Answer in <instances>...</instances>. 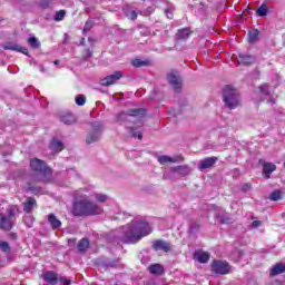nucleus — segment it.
I'll return each instance as SVG.
<instances>
[{
	"label": "nucleus",
	"mask_w": 285,
	"mask_h": 285,
	"mask_svg": "<svg viewBox=\"0 0 285 285\" xmlns=\"http://www.w3.org/2000/svg\"><path fill=\"white\" fill-rule=\"evenodd\" d=\"M277 170V165L273 163H264L263 165V175L265 179H271V174Z\"/></svg>",
	"instance_id": "nucleus-15"
},
{
	"label": "nucleus",
	"mask_w": 285,
	"mask_h": 285,
	"mask_svg": "<svg viewBox=\"0 0 285 285\" xmlns=\"http://www.w3.org/2000/svg\"><path fill=\"white\" fill-rule=\"evenodd\" d=\"M127 115L128 117H144L146 115V109L144 108L129 109Z\"/></svg>",
	"instance_id": "nucleus-25"
},
{
	"label": "nucleus",
	"mask_w": 285,
	"mask_h": 285,
	"mask_svg": "<svg viewBox=\"0 0 285 285\" xmlns=\"http://www.w3.org/2000/svg\"><path fill=\"white\" fill-rule=\"evenodd\" d=\"M259 90L262 92V95H271V91L268 90V85L264 83L259 87Z\"/></svg>",
	"instance_id": "nucleus-41"
},
{
	"label": "nucleus",
	"mask_w": 285,
	"mask_h": 285,
	"mask_svg": "<svg viewBox=\"0 0 285 285\" xmlns=\"http://www.w3.org/2000/svg\"><path fill=\"white\" fill-rule=\"evenodd\" d=\"M51 150H55V153H61L63 150V142L61 140L53 139L50 144Z\"/></svg>",
	"instance_id": "nucleus-26"
},
{
	"label": "nucleus",
	"mask_w": 285,
	"mask_h": 285,
	"mask_svg": "<svg viewBox=\"0 0 285 285\" xmlns=\"http://www.w3.org/2000/svg\"><path fill=\"white\" fill-rule=\"evenodd\" d=\"M80 46H86V38H81Z\"/></svg>",
	"instance_id": "nucleus-51"
},
{
	"label": "nucleus",
	"mask_w": 285,
	"mask_h": 285,
	"mask_svg": "<svg viewBox=\"0 0 285 285\" xmlns=\"http://www.w3.org/2000/svg\"><path fill=\"white\" fill-rule=\"evenodd\" d=\"M150 233H153V227H150L148 222H135L134 226L128 227L124 233L122 242L125 244H137L138 242H141L144 237H148Z\"/></svg>",
	"instance_id": "nucleus-2"
},
{
	"label": "nucleus",
	"mask_w": 285,
	"mask_h": 285,
	"mask_svg": "<svg viewBox=\"0 0 285 285\" xmlns=\"http://www.w3.org/2000/svg\"><path fill=\"white\" fill-rule=\"evenodd\" d=\"M223 101L229 110H235V108L242 106V96L233 86L226 85L223 88Z\"/></svg>",
	"instance_id": "nucleus-4"
},
{
	"label": "nucleus",
	"mask_w": 285,
	"mask_h": 285,
	"mask_svg": "<svg viewBox=\"0 0 285 285\" xmlns=\"http://www.w3.org/2000/svg\"><path fill=\"white\" fill-rule=\"evenodd\" d=\"M94 197L96 198L97 202L100 204H106L108 202V196L105 194H95Z\"/></svg>",
	"instance_id": "nucleus-36"
},
{
	"label": "nucleus",
	"mask_w": 285,
	"mask_h": 285,
	"mask_svg": "<svg viewBox=\"0 0 285 285\" xmlns=\"http://www.w3.org/2000/svg\"><path fill=\"white\" fill-rule=\"evenodd\" d=\"M220 224H223V225H224V224H226V225L233 224V218L222 216V217H220Z\"/></svg>",
	"instance_id": "nucleus-44"
},
{
	"label": "nucleus",
	"mask_w": 285,
	"mask_h": 285,
	"mask_svg": "<svg viewBox=\"0 0 285 285\" xmlns=\"http://www.w3.org/2000/svg\"><path fill=\"white\" fill-rule=\"evenodd\" d=\"M14 226V223H12V219L3 214H0V230L10 232L12 230V227Z\"/></svg>",
	"instance_id": "nucleus-11"
},
{
	"label": "nucleus",
	"mask_w": 285,
	"mask_h": 285,
	"mask_svg": "<svg viewBox=\"0 0 285 285\" xmlns=\"http://www.w3.org/2000/svg\"><path fill=\"white\" fill-rule=\"evenodd\" d=\"M7 213H8V217H10L11 219L13 218V217H16L17 216V213H19V206H17V205H12V206H10L8 209H7Z\"/></svg>",
	"instance_id": "nucleus-33"
},
{
	"label": "nucleus",
	"mask_w": 285,
	"mask_h": 285,
	"mask_svg": "<svg viewBox=\"0 0 285 285\" xmlns=\"http://www.w3.org/2000/svg\"><path fill=\"white\" fill-rule=\"evenodd\" d=\"M95 28V20H88L82 29V35H88Z\"/></svg>",
	"instance_id": "nucleus-32"
},
{
	"label": "nucleus",
	"mask_w": 285,
	"mask_h": 285,
	"mask_svg": "<svg viewBox=\"0 0 285 285\" xmlns=\"http://www.w3.org/2000/svg\"><path fill=\"white\" fill-rule=\"evenodd\" d=\"M252 226H253L254 228H259V226H262V220H254V222L252 223Z\"/></svg>",
	"instance_id": "nucleus-48"
},
{
	"label": "nucleus",
	"mask_w": 285,
	"mask_h": 285,
	"mask_svg": "<svg viewBox=\"0 0 285 285\" xmlns=\"http://www.w3.org/2000/svg\"><path fill=\"white\" fill-rule=\"evenodd\" d=\"M212 273H216V275H228L230 273V265L226 261H213Z\"/></svg>",
	"instance_id": "nucleus-5"
},
{
	"label": "nucleus",
	"mask_w": 285,
	"mask_h": 285,
	"mask_svg": "<svg viewBox=\"0 0 285 285\" xmlns=\"http://www.w3.org/2000/svg\"><path fill=\"white\" fill-rule=\"evenodd\" d=\"M0 248L2 253H10V244L8 242H0Z\"/></svg>",
	"instance_id": "nucleus-39"
},
{
	"label": "nucleus",
	"mask_w": 285,
	"mask_h": 285,
	"mask_svg": "<svg viewBox=\"0 0 285 285\" xmlns=\"http://www.w3.org/2000/svg\"><path fill=\"white\" fill-rule=\"evenodd\" d=\"M121 77H124V75H121V71H115L114 75H109L101 80V86H114V83H117V81H119Z\"/></svg>",
	"instance_id": "nucleus-9"
},
{
	"label": "nucleus",
	"mask_w": 285,
	"mask_h": 285,
	"mask_svg": "<svg viewBox=\"0 0 285 285\" xmlns=\"http://www.w3.org/2000/svg\"><path fill=\"white\" fill-rule=\"evenodd\" d=\"M194 257L199 262V264H208L210 254L204 250H197L194 253Z\"/></svg>",
	"instance_id": "nucleus-17"
},
{
	"label": "nucleus",
	"mask_w": 285,
	"mask_h": 285,
	"mask_svg": "<svg viewBox=\"0 0 285 285\" xmlns=\"http://www.w3.org/2000/svg\"><path fill=\"white\" fill-rule=\"evenodd\" d=\"M59 63H60L59 60H55V61H53V65H55V66H59Z\"/></svg>",
	"instance_id": "nucleus-53"
},
{
	"label": "nucleus",
	"mask_w": 285,
	"mask_h": 285,
	"mask_svg": "<svg viewBox=\"0 0 285 285\" xmlns=\"http://www.w3.org/2000/svg\"><path fill=\"white\" fill-rule=\"evenodd\" d=\"M167 79L175 90H181V78L179 77L177 70H173L170 73H168Z\"/></svg>",
	"instance_id": "nucleus-8"
},
{
	"label": "nucleus",
	"mask_w": 285,
	"mask_h": 285,
	"mask_svg": "<svg viewBox=\"0 0 285 285\" xmlns=\"http://www.w3.org/2000/svg\"><path fill=\"white\" fill-rule=\"evenodd\" d=\"M33 222H35V217H32V216H28V217L24 218V224H27V226L29 228H32Z\"/></svg>",
	"instance_id": "nucleus-42"
},
{
	"label": "nucleus",
	"mask_w": 285,
	"mask_h": 285,
	"mask_svg": "<svg viewBox=\"0 0 285 285\" xmlns=\"http://www.w3.org/2000/svg\"><path fill=\"white\" fill-rule=\"evenodd\" d=\"M48 222L52 228V230H58V228H61V220L55 216V214H50L48 216Z\"/></svg>",
	"instance_id": "nucleus-20"
},
{
	"label": "nucleus",
	"mask_w": 285,
	"mask_h": 285,
	"mask_svg": "<svg viewBox=\"0 0 285 285\" xmlns=\"http://www.w3.org/2000/svg\"><path fill=\"white\" fill-rule=\"evenodd\" d=\"M176 37L179 40L188 39V37H190V29L184 28V29L178 30V32L176 33Z\"/></svg>",
	"instance_id": "nucleus-27"
},
{
	"label": "nucleus",
	"mask_w": 285,
	"mask_h": 285,
	"mask_svg": "<svg viewBox=\"0 0 285 285\" xmlns=\"http://www.w3.org/2000/svg\"><path fill=\"white\" fill-rule=\"evenodd\" d=\"M149 273H151V275H164L165 269L164 266L161 264H151L148 267Z\"/></svg>",
	"instance_id": "nucleus-21"
},
{
	"label": "nucleus",
	"mask_w": 285,
	"mask_h": 285,
	"mask_svg": "<svg viewBox=\"0 0 285 285\" xmlns=\"http://www.w3.org/2000/svg\"><path fill=\"white\" fill-rule=\"evenodd\" d=\"M60 121L62 124H66V126H72V124L77 122V117H75L72 114L67 112V114H62L60 116Z\"/></svg>",
	"instance_id": "nucleus-19"
},
{
	"label": "nucleus",
	"mask_w": 285,
	"mask_h": 285,
	"mask_svg": "<svg viewBox=\"0 0 285 285\" xmlns=\"http://www.w3.org/2000/svg\"><path fill=\"white\" fill-rule=\"evenodd\" d=\"M4 50H13L16 52H21L22 55H29V50L26 47H22L20 45H17L14 42H7L3 45Z\"/></svg>",
	"instance_id": "nucleus-12"
},
{
	"label": "nucleus",
	"mask_w": 285,
	"mask_h": 285,
	"mask_svg": "<svg viewBox=\"0 0 285 285\" xmlns=\"http://www.w3.org/2000/svg\"><path fill=\"white\" fill-rule=\"evenodd\" d=\"M92 57V50L90 48H86L82 51V59L83 61H88Z\"/></svg>",
	"instance_id": "nucleus-37"
},
{
	"label": "nucleus",
	"mask_w": 285,
	"mask_h": 285,
	"mask_svg": "<svg viewBox=\"0 0 285 285\" xmlns=\"http://www.w3.org/2000/svg\"><path fill=\"white\" fill-rule=\"evenodd\" d=\"M218 160L219 158L217 157H206L205 159L199 161L198 168L199 170H206L208 168H213V166H215V164H217Z\"/></svg>",
	"instance_id": "nucleus-10"
},
{
	"label": "nucleus",
	"mask_w": 285,
	"mask_h": 285,
	"mask_svg": "<svg viewBox=\"0 0 285 285\" xmlns=\"http://www.w3.org/2000/svg\"><path fill=\"white\" fill-rule=\"evenodd\" d=\"M88 248H90V240H88V238H82L78 242L79 253H86Z\"/></svg>",
	"instance_id": "nucleus-24"
},
{
	"label": "nucleus",
	"mask_w": 285,
	"mask_h": 285,
	"mask_svg": "<svg viewBox=\"0 0 285 285\" xmlns=\"http://www.w3.org/2000/svg\"><path fill=\"white\" fill-rule=\"evenodd\" d=\"M30 168L33 173H39L40 176H32V181L36 184H50L52 181V168L48 167L46 161L39 158H32L30 160Z\"/></svg>",
	"instance_id": "nucleus-3"
},
{
	"label": "nucleus",
	"mask_w": 285,
	"mask_h": 285,
	"mask_svg": "<svg viewBox=\"0 0 285 285\" xmlns=\"http://www.w3.org/2000/svg\"><path fill=\"white\" fill-rule=\"evenodd\" d=\"M243 188H244V190H246V188H250V185H249V184H245V185L243 186Z\"/></svg>",
	"instance_id": "nucleus-52"
},
{
	"label": "nucleus",
	"mask_w": 285,
	"mask_h": 285,
	"mask_svg": "<svg viewBox=\"0 0 285 285\" xmlns=\"http://www.w3.org/2000/svg\"><path fill=\"white\" fill-rule=\"evenodd\" d=\"M28 43L31 46V48L33 50L39 49V47L41 46V43L39 42V40L36 37H31L28 39Z\"/></svg>",
	"instance_id": "nucleus-34"
},
{
	"label": "nucleus",
	"mask_w": 285,
	"mask_h": 285,
	"mask_svg": "<svg viewBox=\"0 0 285 285\" xmlns=\"http://www.w3.org/2000/svg\"><path fill=\"white\" fill-rule=\"evenodd\" d=\"M283 193L279 189L274 190L271 195H269V199L271 202H279V199H282Z\"/></svg>",
	"instance_id": "nucleus-30"
},
{
	"label": "nucleus",
	"mask_w": 285,
	"mask_h": 285,
	"mask_svg": "<svg viewBox=\"0 0 285 285\" xmlns=\"http://www.w3.org/2000/svg\"><path fill=\"white\" fill-rule=\"evenodd\" d=\"M101 128H102V126L99 122L91 124L92 134H90L87 137L86 142L95 144V141H99V138L101 137Z\"/></svg>",
	"instance_id": "nucleus-6"
},
{
	"label": "nucleus",
	"mask_w": 285,
	"mask_h": 285,
	"mask_svg": "<svg viewBox=\"0 0 285 285\" xmlns=\"http://www.w3.org/2000/svg\"><path fill=\"white\" fill-rule=\"evenodd\" d=\"M257 39H259V30L253 29L248 32V42L249 43H256Z\"/></svg>",
	"instance_id": "nucleus-28"
},
{
	"label": "nucleus",
	"mask_w": 285,
	"mask_h": 285,
	"mask_svg": "<svg viewBox=\"0 0 285 285\" xmlns=\"http://www.w3.org/2000/svg\"><path fill=\"white\" fill-rule=\"evenodd\" d=\"M153 250H163V253H170L173 250V244L168 240L156 239L151 243Z\"/></svg>",
	"instance_id": "nucleus-7"
},
{
	"label": "nucleus",
	"mask_w": 285,
	"mask_h": 285,
	"mask_svg": "<svg viewBox=\"0 0 285 285\" xmlns=\"http://www.w3.org/2000/svg\"><path fill=\"white\" fill-rule=\"evenodd\" d=\"M199 228H202V225L198 222H196L190 226L189 230H191V233H197Z\"/></svg>",
	"instance_id": "nucleus-43"
},
{
	"label": "nucleus",
	"mask_w": 285,
	"mask_h": 285,
	"mask_svg": "<svg viewBox=\"0 0 285 285\" xmlns=\"http://www.w3.org/2000/svg\"><path fill=\"white\" fill-rule=\"evenodd\" d=\"M60 282H62L63 285H70L71 284L70 281H68V279H61L60 278Z\"/></svg>",
	"instance_id": "nucleus-50"
},
{
	"label": "nucleus",
	"mask_w": 285,
	"mask_h": 285,
	"mask_svg": "<svg viewBox=\"0 0 285 285\" xmlns=\"http://www.w3.org/2000/svg\"><path fill=\"white\" fill-rule=\"evenodd\" d=\"M27 186H28V188H29V190H30L31 193H36L37 187L32 186V183H31V181L27 183Z\"/></svg>",
	"instance_id": "nucleus-47"
},
{
	"label": "nucleus",
	"mask_w": 285,
	"mask_h": 285,
	"mask_svg": "<svg viewBox=\"0 0 285 285\" xmlns=\"http://www.w3.org/2000/svg\"><path fill=\"white\" fill-rule=\"evenodd\" d=\"M40 7L41 8H50V0H42L40 1Z\"/></svg>",
	"instance_id": "nucleus-45"
},
{
	"label": "nucleus",
	"mask_w": 285,
	"mask_h": 285,
	"mask_svg": "<svg viewBox=\"0 0 285 285\" xmlns=\"http://www.w3.org/2000/svg\"><path fill=\"white\" fill-rule=\"evenodd\" d=\"M22 206L23 212L30 215V213H32V209L37 208V199H35L33 197H28Z\"/></svg>",
	"instance_id": "nucleus-16"
},
{
	"label": "nucleus",
	"mask_w": 285,
	"mask_h": 285,
	"mask_svg": "<svg viewBox=\"0 0 285 285\" xmlns=\"http://www.w3.org/2000/svg\"><path fill=\"white\" fill-rule=\"evenodd\" d=\"M88 43H90L91 48H95V43H97V39H95L94 37H89L88 38Z\"/></svg>",
	"instance_id": "nucleus-46"
},
{
	"label": "nucleus",
	"mask_w": 285,
	"mask_h": 285,
	"mask_svg": "<svg viewBox=\"0 0 285 285\" xmlns=\"http://www.w3.org/2000/svg\"><path fill=\"white\" fill-rule=\"evenodd\" d=\"M284 166H285V163H284Z\"/></svg>",
	"instance_id": "nucleus-55"
},
{
	"label": "nucleus",
	"mask_w": 285,
	"mask_h": 285,
	"mask_svg": "<svg viewBox=\"0 0 285 285\" xmlns=\"http://www.w3.org/2000/svg\"><path fill=\"white\" fill-rule=\"evenodd\" d=\"M130 134L131 137L137 138V139H144V135H141L140 131H136L135 128H130Z\"/></svg>",
	"instance_id": "nucleus-40"
},
{
	"label": "nucleus",
	"mask_w": 285,
	"mask_h": 285,
	"mask_svg": "<svg viewBox=\"0 0 285 285\" xmlns=\"http://www.w3.org/2000/svg\"><path fill=\"white\" fill-rule=\"evenodd\" d=\"M120 115H126L125 112L120 114Z\"/></svg>",
	"instance_id": "nucleus-54"
},
{
	"label": "nucleus",
	"mask_w": 285,
	"mask_h": 285,
	"mask_svg": "<svg viewBox=\"0 0 285 285\" xmlns=\"http://www.w3.org/2000/svg\"><path fill=\"white\" fill-rule=\"evenodd\" d=\"M42 278L45 282H48V284L56 285L57 282H59V276L53 271H49L42 275Z\"/></svg>",
	"instance_id": "nucleus-18"
},
{
	"label": "nucleus",
	"mask_w": 285,
	"mask_h": 285,
	"mask_svg": "<svg viewBox=\"0 0 285 285\" xmlns=\"http://www.w3.org/2000/svg\"><path fill=\"white\" fill-rule=\"evenodd\" d=\"M282 273H285V265H283V264H276L269 271V275L272 277H275L276 275H282Z\"/></svg>",
	"instance_id": "nucleus-23"
},
{
	"label": "nucleus",
	"mask_w": 285,
	"mask_h": 285,
	"mask_svg": "<svg viewBox=\"0 0 285 285\" xmlns=\"http://www.w3.org/2000/svg\"><path fill=\"white\" fill-rule=\"evenodd\" d=\"M131 65L134 66V68H142V66H150V60H141L139 58H135L131 61Z\"/></svg>",
	"instance_id": "nucleus-29"
},
{
	"label": "nucleus",
	"mask_w": 285,
	"mask_h": 285,
	"mask_svg": "<svg viewBox=\"0 0 285 285\" xmlns=\"http://www.w3.org/2000/svg\"><path fill=\"white\" fill-rule=\"evenodd\" d=\"M75 99H76L77 106H85L86 105V96L77 95Z\"/></svg>",
	"instance_id": "nucleus-38"
},
{
	"label": "nucleus",
	"mask_w": 285,
	"mask_h": 285,
	"mask_svg": "<svg viewBox=\"0 0 285 285\" xmlns=\"http://www.w3.org/2000/svg\"><path fill=\"white\" fill-rule=\"evenodd\" d=\"M171 173H178V175H183V177H186V175L190 173V169L188 168V165H180L177 167H173Z\"/></svg>",
	"instance_id": "nucleus-22"
},
{
	"label": "nucleus",
	"mask_w": 285,
	"mask_h": 285,
	"mask_svg": "<svg viewBox=\"0 0 285 285\" xmlns=\"http://www.w3.org/2000/svg\"><path fill=\"white\" fill-rule=\"evenodd\" d=\"M63 19H66V10L61 9L56 12L53 21H63Z\"/></svg>",
	"instance_id": "nucleus-35"
},
{
	"label": "nucleus",
	"mask_w": 285,
	"mask_h": 285,
	"mask_svg": "<svg viewBox=\"0 0 285 285\" xmlns=\"http://www.w3.org/2000/svg\"><path fill=\"white\" fill-rule=\"evenodd\" d=\"M130 18H131V21H137V11H131Z\"/></svg>",
	"instance_id": "nucleus-49"
},
{
	"label": "nucleus",
	"mask_w": 285,
	"mask_h": 285,
	"mask_svg": "<svg viewBox=\"0 0 285 285\" xmlns=\"http://www.w3.org/2000/svg\"><path fill=\"white\" fill-rule=\"evenodd\" d=\"M158 161L163 166L165 164H180V161H184V156L179 155V156H176L174 158L170 157V156H160V157H158Z\"/></svg>",
	"instance_id": "nucleus-13"
},
{
	"label": "nucleus",
	"mask_w": 285,
	"mask_h": 285,
	"mask_svg": "<svg viewBox=\"0 0 285 285\" xmlns=\"http://www.w3.org/2000/svg\"><path fill=\"white\" fill-rule=\"evenodd\" d=\"M257 17H266L268 14V7L266 3H263L257 10H256Z\"/></svg>",
	"instance_id": "nucleus-31"
},
{
	"label": "nucleus",
	"mask_w": 285,
	"mask_h": 285,
	"mask_svg": "<svg viewBox=\"0 0 285 285\" xmlns=\"http://www.w3.org/2000/svg\"><path fill=\"white\" fill-rule=\"evenodd\" d=\"M237 61L242 66H253V63H255V56L238 53Z\"/></svg>",
	"instance_id": "nucleus-14"
},
{
	"label": "nucleus",
	"mask_w": 285,
	"mask_h": 285,
	"mask_svg": "<svg viewBox=\"0 0 285 285\" xmlns=\"http://www.w3.org/2000/svg\"><path fill=\"white\" fill-rule=\"evenodd\" d=\"M101 213H104V209L88 199L86 195H75L71 208L73 217H95V215H101Z\"/></svg>",
	"instance_id": "nucleus-1"
}]
</instances>
